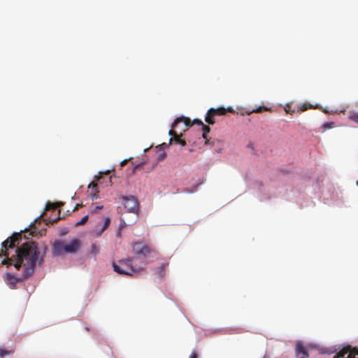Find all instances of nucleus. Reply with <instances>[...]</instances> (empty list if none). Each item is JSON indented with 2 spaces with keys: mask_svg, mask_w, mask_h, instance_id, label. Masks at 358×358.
<instances>
[{
  "mask_svg": "<svg viewBox=\"0 0 358 358\" xmlns=\"http://www.w3.org/2000/svg\"><path fill=\"white\" fill-rule=\"evenodd\" d=\"M59 203H50V202H48L46 204L45 210H55L59 208Z\"/></svg>",
  "mask_w": 358,
  "mask_h": 358,
  "instance_id": "14",
  "label": "nucleus"
},
{
  "mask_svg": "<svg viewBox=\"0 0 358 358\" xmlns=\"http://www.w3.org/2000/svg\"><path fill=\"white\" fill-rule=\"evenodd\" d=\"M210 112H212L214 115H224L226 114L227 111L234 112V110L231 108H225L224 107H220L218 108H210Z\"/></svg>",
  "mask_w": 358,
  "mask_h": 358,
  "instance_id": "9",
  "label": "nucleus"
},
{
  "mask_svg": "<svg viewBox=\"0 0 358 358\" xmlns=\"http://www.w3.org/2000/svg\"><path fill=\"white\" fill-rule=\"evenodd\" d=\"M337 352V358H358V348L350 345H335L322 351V353L333 354Z\"/></svg>",
  "mask_w": 358,
  "mask_h": 358,
  "instance_id": "5",
  "label": "nucleus"
},
{
  "mask_svg": "<svg viewBox=\"0 0 358 358\" xmlns=\"http://www.w3.org/2000/svg\"><path fill=\"white\" fill-rule=\"evenodd\" d=\"M110 223V219L109 217L106 218L105 222L102 228L100 229V231L96 234V235L101 236V234L109 227Z\"/></svg>",
  "mask_w": 358,
  "mask_h": 358,
  "instance_id": "12",
  "label": "nucleus"
},
{
  "mask_svg": "<svg viewBox=\"0 0 358 358\" xmlns=\"http://www.w3.org/2000/svg\"><path fill=\"white\" fill-rule=\"evenodd\" d=\"M135 259H124L118 261L117 263H113V270L121 275H132L138 273L144 269L143 266L145 265V261H141L143 266H137L134 264Z\"/></svg>",
  "mask_w": 358,
  "mask_h": 358,
  "instance_id": "2",
  "label": "nucleus"
},
{
  "mask_svg": "<svg viewBox=\"0 0 358 358\" xmlns=\"http://www.w3.org/2000/svg\"><path fill=\"white\" fill-rule=\"evenodd\" d=\"M311 108H312L311 105L307 104V103H303V105L301 106L300 110H301V111H305Z\"/></svg>",
  "mask_w": 358,
  "mask_h": 358,
  "instance_id": "21",
  "label": "nucleus"
},
{
  "mask_svg": "<svg viewBox=\"0 0 358 358\" xmlns=\"http://www.w3.org/2000/svg\"><path fill=\"white\" fill-rule=\"evenodd\" d=\"M99 252V248L96 243L91 245L90 254L92 256H96Z\"/></svg>",
  "mask_w": 358,
  "mask_h": 358,
  "instance_id": "15",
  "label": "nucleus"
},
{
  "mask_svg": "<svg viewBox=\"0 0 358 358\" xmlns=\"http://www.w3.org/2000/svg\"><path fill=\"white\" fill-rule=\"evenodd\" d=\"M333 124V122H326L323 124L322 127L325 129H330L332 127Z\"/></svg>",
  "mask_w": 358,
  "mask_h": 358,
  "instance_id": "23",
  "label": "nucleus"
},
{
  "mask_svg": "<svg viewBox=\"0 0 358 358\" xmlns=\"http://www.w3.org/2000/svg\"><path fill=\"white\" fill-rule=\"evenodd\" d=\"M166 154L164 152L161 153L158 156V161H162L165 158Z\"/></svg>",
  "mask_w": 358,
  "mask_h": 358,
  "instance_id": "25",
  "label": "nucleus"
},
{
  "mask_svg": "<svg viewBox=\"0 0 358 358\" xmlns=\"http://www.w3.org/2000/svg\"><path fill=\"white\" fill-rule=\"evenodd\" d=\"M110 173V171H107L105 173L108 174Z\"/></svg>",
  "mask_w": 358,
  "mask_h": 358,
  "instance_id": "31",
  "label": "nucleus"
},
{
  "mask_svg": "<svg viewBox=\"0 0 358 358\" xmlns=\"http://www.w3.org/2000/svg\"><path fill=\"white\" fill-rule=\"evenodd\" d=\"M201 127H202V130H203L202 136L204 139H206V143H208L207 134L210 132V129L208 126H207L204 124Z\"/></svg>",
  "mask_w": 358,
  "mask_h": 358,
  "instance_id": "13",
  "label": "nucleus"
},
{
  "mask_svg": "<svg viewBox=\"0 0 358 358\" xmlns=\"http://www.w3.org/2000/svg\"><path fill=\"white\" fill-rule=\"evenodd\" d=\"M13 353L12 350H8L5 349H0V357L3 358L4 355H9Z\"/></svg>",
  "mask_w": 358,
  "mask_h": 358,
  "instance_id": "19",
  "label": "nucleus"
},
{
  "mask_svg": "<svg viewBox=\"0 0 358 358\" xmlns=\"http://www.w3.org/2000/svg\"><path fill=\"white\" fill-rule=\"evenodd\" d=\"M215 115H214V114L210 112V110L209 109L206 113V117H205V121L208 123L209 124H215V120H214V117Z\"/></svg>",
  "mask_w": 358,
  "mask_h": 358,
  "instance_id": "11",
  "label": "nucleus"
},
{
  "mask_svg": "<svg viewBox=\"0 0 358 358\" xmlns=\"http://www.w3.org/2000/svg\"><path fill=\"white\" fill-rule=\"evenodd\" d=\"M334 358H336V357H334Z\"/></svg>",
  "mask_w": 358,
  "mask_h": 358,
  "instance_id": "33",
  "label": "nucleus"
},
{
  "mask_svg": "<svg viewBox=\"0 0 358 358\" xmlns=\"http://www.w3.org/2000/svg\"><path fill=\"white\" fill-rule=\"evenodd\" d=\"M189 358H197L196 355L194 352H192L189 357Z\"/></svg>",
  "mask_w": 358,
  "mask_h": 358,
  "instance_id": "26",
  "label": "nucleus"
},
{
  "mask_svg": "<svg viewBox=\"0 0 358 358\" xmlns=\"http://www.w3.org/2000/svg\"><path fill=\"white\" fill-rule=\"evenodd\" d=\"M349 118L355 123L358 124V113H353L350 115Z\"/></svg>",
  "mask_w": 358,
  "mask_h": 358,
  "instance_id": "20",
  "label": "nucleus"
},
{
  "mask_svg": "<svg viewBox=\"0 0 358 358\" xmlns=\"http://www.w3.org/2000/svg\"><path fill=\"white\" fill-rule=\"evenodd\" d=\"M181 122L183 123V127L180 129L181 131H185L188 126L190 125V120L189 118L183 116L177 117L172 123L171 129L169 132V134L172 136L169 140V144L174 142L181 145L182 146H185L186 145L185 141L180 138L182 134H178L177 131L175 130L178 125Z\"/></svg>",
  "mask_w": 358,
  "mask_h": 358,
  "instance_id": "4",
  "label": "nucleus"
},
{
  "mask_svg": "<svg viewBox=\"0 0 358 358\" xmlns=\"http://www.w3.org/2000/svg\"><path fill=\"white\" fill-rule=\"evenodd\" d=\"M168 266V264L164 263L161 265V266L158 268L157 271L156 272V275L159 278H162L165 276L166 274V270Z\"/></svg>",
  "mask_w": 358,
  "mask_h": 358,
  "instance_id": "10",
  "label": "nucleus"
},
{
  "mask_svg": "<svg viewBox=\"0 0 358 358\" xmlns=\"http://www.w3.org/2000/svg\"><path fill=\"white\" fill-rule=\"evenodd\" d=\"M121 199L124 201V206L128 212L133 213L136 215L135 222L138 220L140 211V205L138 199L134 196H122Z\"/></svg>",
  "mask_w": 358,
  "mask_h": 358,
  "instance_id": "6",
  "label": "nucleus"
},
{
  "mask_svg": "<svg viewBox=\"0 0 358 358\" xmlns=\"http://www.w3.org/2000/svg\"><path fill=\"white\" fill-rule=\"evenodd\" d=\"M87 220H88V215H85L80 221L77 222L75 224V226L78 227L80 225H83L87 222Z\"/></svg>",
  "mask_w": 358,
  "mask_h": 358,
  "instance_id": "18",
  "label": "nucleus"
},
{
  "mask_svg": "<svg viewBox=\"0 0 358 358\" xmlns=\"http://www.w3.org/2000/svg\"><path fill=\"white\" fill-rule=\"evenodd\" d=\"M82 245L78 238H74L69 243L64 241H55L52 245V253L55 256H61L65 254L76 253Z\"/></svg>",
  "mask_w": 358,
  "mask_h": 358,
  "instance_id": "3",
  "label": "nucleus"
},
{
  "mask_svg": "<svg viewBox=\"0 0 358 358\" xmlns=\"http://www.w3.org/2000/svg\"><path fill=\"white\" fill-rule=\"evenodd\" d=\"M295 356L296 358H308V352L301 341H298L296 345Z\"/></svg>",
  "mask_w": 358,
  "mask_h": 358,
  "instance_id": "8",
  "label": "nucleus"
},
{
  "mask_svg": "<svg viewBox=\"0 0 358 358\" xmlns=\"http://www.w3.org/2000/svg\"><path fill=\"white\" fill-rule=\"evenodd\" d=\"M21 239V233H15L4 241L0 256L5 257L1 262L3 265L13 266L16 270H22V276L27 278L32 274L36 265L43 262L46 248L38 246L33 241L26 242L19 247Z\"/></svg>",
  "mask_w": 358,
  "mask_h": 358,
  "instance_id": "1",
  "label": "nucleus"
},
{
  "mask_svg": "<svg viewBox=\"0 0 358 358\" xmlns=\"http://www.w3.org/2000/svg\"><path fill=\"white\" fill-rule=\"evenodd\" d=\"M59 220V217H57V218H56V219L53 220H52V222H57V220Z\"/></svg>",
  "mask_w": 358,
  "mask_h": 358,
  "instance_id": "30",
  "label": "nucleus"
},
{
  "mask_svg": "<svg viewBox=\"0 0 358 358\" xmlns=\"http://www.w3.org/2000/svg\"><path fill=\"white\" fill-rule=\"evenodd\" d=\"M82 205L81 204H77L76 206V207L74 208L73 210H76L78 209L79 207H80Z\"/></svg>",
  "mask_w": 358,
  "mask_h": 358,
  "instance_id": "28",
  "label": "nucleus"
},
{
  "mask_svg": "<svg viewBox=\"0 0 358 358\" xmlns=\"http://www.w3.org/2000/svg\"><path fill=\"white\" fill-rule=\"evenodd\" d=\"M266 110H269V108L266 106H259L257 108L252 110V111H251L250 113H262V111H266ZM248 114H250V113H248Z\"/></svg>",
  "mask_w": 358,
  "mask_h": 358,
  "instance_id": "17",
  "label": "nucleus"
},
{
  "mask_svg": "<svg viewBox=\"0 0 358 358\" xmlns=\"http://www.w3.org/2000/svg\"><path fill=\"white\" fill-rule=\"evenodd\" d=\"M88 188H92V189H94L95 191V193L92 195V199H94V198L96 197V194L97 193V184L94 182H92L89 185H88Z\"/></svg>",
  "mask_w": 358,
  "mask_h": 358,
  "instance_id": "16",
  "label": "nucleus"
},
{
  "mask_svg": "<svg viewBox=\"0 0 358 358\" xmlns=\"http://www.w3.org/2000/svg\"><path fill=\"white\" fill-rule=\"evenodd\" d=\"M85 329L86 330H87V331L89 330V328H88L87 327H85Z\"/></svg>",
  "mask_w": 358,
  "mask_h": 358,
  "instance_id": "32",
  "label": "nucleus"
},
{
  "mask_svg": "<svg viewBox=\"0 0 358 358\" xmlns=\"http://www.w3.org/2000/svg\"><path fill=\"white\" fill-rule=\"evenodd\" d=\"M133 250L136 255L143 256L144 258L155 251L150 245H143L140 242L133 244Z\"/></svg>",
  "mask_w": 358,
  "mask_h": 358,
  "instance_id": "7",
  "label": "nucleus"
},
{
  "mask_svg": "<svg viewBox=\"0 0 358 358\" xmlns=\"http://www.w3.org/2000/svg\"><path fill=\"white\" fill-rule=\"evenodd\" d=\"M125 225H126L125 222H123V223L121 224L120 228L124 227Z\"/></svg>",
  "mask_w": 358,
  "mask_h": 358,
  "instance_id": "29",
  "label": "nucleus"
},
{
  "mask_svg": "<svg viewBox=\"0 0 358 358\" xmlns=\"http://www.w3.org/2000/svg\"><path fill=\"white\" fill-rule=\"evenodd\" d=\"M103 208V206H96L94 209L92 210V212L93 213H96L99 210H101Z\"/></svg>",
  "mask_w": 358,
  "mask_h": 358,
  "instance_id": "24",
  "label": "nucleus"
},
{
  "mask_svg": "<svg viewBox=\"0 0 358 358\" xmlns=\"http://www.w3.org/2000/svg\"><path fill=\"white\" fill-rule=\"evenodd\" d=\"M193 124H196L200 126H202L203 124V123L201 120L195 119V120H194V121L192 122H190V125H189L188 127L192 126Z\"/></svg>",
  "mask_w": 358,
  "mask_h": 358,
  "instance_id": "22",
  "label": "nucleus"
},
{
  "mask_svg": "<svg viewBox=\"0 0 358 358\" xmlns=\"http://www.w3.org/2000/svg\"><path fill=\"white\" fill-rule=\"evenodd\" d=\"M127 161L126 159L123 160L121 164H120V166H124L126 164H127Z\"/></svg>",
  "mask_w": 358,
  "mask_h": 358,
  "instance_id": "27",
  "label": "nucleus"
}]
</instances>
